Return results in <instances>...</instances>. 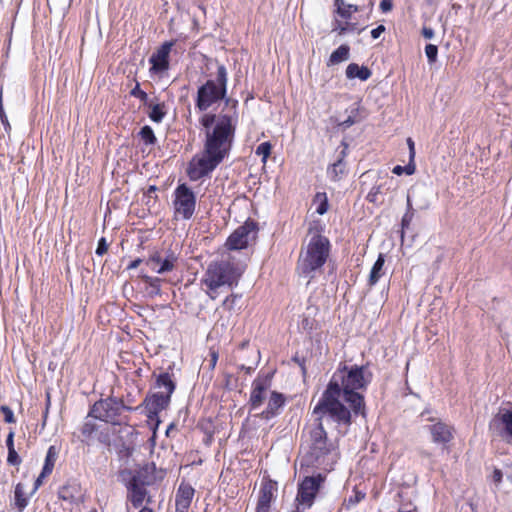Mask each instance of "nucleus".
<instances>
[{
  "mask_svg": "<svg viewBox=\"0 0 512 512\" xmlns=\"http://www.w3.org/2000/svg\"><path fill=\"white\" fill-rule=\"evenodd\" d=\"M216 74L197 89L195 109L203 113L199 123L205 131L203 156L193 159L187 169L192 181H197L211 172L229 155L236 133L238 114L207 113V110L222 100L227 99L228 72L224 64L217 60Z\"/></svg>",
  "mask_w": 512,
  "mask_h": 512,
  "instance_id": "f257e3e1",
  "label": "nucleus"
},
{
  "mask_svg": "<svg viewBox=\"0 0 512 512\" xmlns=\"http://www.w3.org/2000/svg\"><path fill=\"white\" fill-rule=\"evenodd\" d=\"M372 378L367 365L348 366L340 362L316 404V411H326L333 422L349 427L352 415H366L365 398L359 391H365Z\"/></svg>",
  "mask_w": 512,
  "mask_h": 512,
  "instance_id": "f03ea898",
  "label": "nucleus"
},
{
  "mask_svg": "<svg viewBox=\"0 0 512 512\" xmlns=\"http://www.w3.org/2000/svg\"><path fill=\"white\" fill-rule=\"evenodd\" d=\"M242 273L241 268L230 259L211 261L201 278V284L206 286L207 295L214 300L220 287H236Z\"/></svg>",
  "mask_w": 512,
  "mask_h": 512,
  "instance_id": "7ed1b4c3",
  "label": "nucleus"
},
{
  "mask_svg": "<svg viewBox=\"0 0 512 512\" xmlns=\"http://www.w3.org/2000/svg\"><path fill=\"white\" fill-rule=\"evenodd\" d=\"M330 253L329 239L320 234H314L304 253L300 254L297 271L301 277L312 280L317 271H319L326 263Z\"/></svg>",
  "mask_w": 512,
  "mask_h": 512,
  "instance_id": "20e7f679",
  "label": "nucleus"
},
{
  "mask_svg": "<svg viewBox=\"0 0 512 512\" xmlns=\"http://www.w3.org/2000/svg\"><path fill=\"white\" fill-rule=\"evenodd\" d=\"M139 407L126 405L122 398L109 395L94 402L88 411L87 418L103 421L111 425H129L130 416L127 412L137 411Z\"/></svg>",
  "mask_w": 512,
  "mask_h": 512,
  "instance_id": "39448f33",
  "label": "nucleus"
},
{
  "mask_svg": "<svg viewBox=\"0 0 512 512\" xmlns=\"http://www.w3.org/2000/svg\"><path fill=\"white\" fill-rule=\"evenodd\" d=\"M312 414L315 419L312 428L309 430V454L315 461H319L320 458L331 452L333 445L329 442L327 432L323 426L324 417L328 416V412H317L315 406Z\"/></svg>",
  "mask_w": 512,
  "mask_h": 512,
  "instance_id": "423d86ee",
  "label": "nucleus"
},
{
  "mask_svg": "<svg viewBox=\"0 0 512 512\" xmlns=\"http://www.w3.org/2000/svg\"><path fill=\"white\" fill-rule=\"evenodd\" d=\"M173 196L175 217L180 216L183 220L191 219L196 208L194 191L186 183H181L175 188Z\"/></svg>",
  "mask_w": 512,
  "mask_h": 512,
  "instance_id": "0eeeda50",
  "label": "nucleus"
},
{
  "mask_svg": "<svg viewBox=\"0 0 512 512\" xmlns=\"http://www.w3.org/2000/svg\"><path fill=\"white\" fill-rule=\"evenodd\" d=\"M80 441L86 445H92L95 442L104 446H111V431L106 425H101L93 420H88L82 423L79 428Z\"/></svg>",
  "mask_w": 512,
  "mask_h": 512,
  "instance_id": "6e6552de",
  "label": "nucleus"
},
{
  "mask_svg": "<svg viewBox=\"0 0 512 512\" xmlns=\"http://www.w3.org/2000/svg\"><path fill=\"white\" fill-rule=\"evenodd\" d=\"M171 403V396L164 394V392L148 393L143 402L138 406L139 409L144 407L148 421L155 423V429L160 424L159 414L161 411L166 410Z\"/></svg>",
  "mask_w": 512,
  "mask_h": 512,
  "instance_id": "1a4fd4ad",
  "label": "nucleus"
},
{
  "mask_svg": "<svg viewBox=\"0 0 512 512\" xmlns=\"http://www.w3.org/2000/svg\"><path fill=\"white\" fill-rule=\"evenodd\" d=\"M257 232V223L248 219L228 237L226 246L229 250L245 249L250 241L255 240Z\"/></svg>",
  "mask_w": 512,
  "mask_h": 512,
  "instance_id": "9d476101",
  "label": "nucleus"
},
{
  "mask_svg": "<svg viewBox=\"0 0 512 512\" xmlns=\"http://www.w3.org/2000/svg\"><path fill=\"white\" fill-rule=\"evenodd\" d=\"M274 373L258 375L252 382V389L248 401L249 410L259 409L267 398V392L271 387Z\"/></svg>",
  "mask_w": 512,
  "mask_h": 512,
  "instance_id": "9b49d317",
  "label": "nucleus"
},
{
  "mask_svg": "<svg viewBox=\"0 0 512 512\" xmlns=\"http://www.w3.org/2000/svg\"><path fill=\"white\" fill-rule=\"evenodd\" d=\"M490 432L512 444V409L497 413L489 422Z\"/></svg>",
  "mask_w": 512,
  "mask_h": 512,
  "instance_id": "f8f14e48",
  "label": "nucleus"
},
{
  "mask_svg": "<svg viewBox=\"0 0 512 512\" xmlns=\"http://www.w3.org/2000/svg\"><path fill=\"white\" fill-rule=\"evenodd\" d=\"M174 41H166L162 43L157 50L151 55L149 63L151 67L149 72L154 75H162L169 69L170 52L174 46Z\"/></svg>",
  "mask_w": 512,
  "mask_h": 512,
  "instance_id": "ddd939ff",
  "label": "nucleus"
},
{
  "mask_svg": "<svg viewBox=\"0 0 512 512\" xmlns=\"http://www.w3.org/2000/svg\"><path fill=\"white\" fill-rule=\"evenodd\" d=\"M177 262L178 254L174 250L168 249L164 252V255L155 252L147 259L146 265L156 273L164 274L174 270Z\"/></svg>",
  "mask_w": 512,
  "mask_h": 512,
  "instance_id": "4468645a",
  "label": "nucleus"
},
{
  "mask_svg": "<svg viewBox=\"0 0 512 512\" xmlns=\"http://www.w3.org/2000/svg\"><path fill=\"white\" fill-rule=\"evenodd\" d=\"M428 420L433 423L426 425L425 429L430 433L433 443L445 446L452 441L453 428L450 425L435 418H428Z\"/></svg>",
  "mask_w": 512,
  "mask_h": 512,
  "instance_id": "2eb2a0df",
  "label": "nucleus"
},
{
  "mask_svg": "<svg viewBox=\"0 0 512 512\" xmlns=\"http://www.w3.org/2000/svg\"><path fill=\"white\" fill-rule=\"evenodd\" d=\"M322 478L320 475L317 477H306L298 488V493L296 500L301 505H307V507H311L313 500L316 496V493L320 487V483Z\"/></svg>",
  "mask_w": 512,
  "mask_h": 512,
  "instance_id": "dca6fc26",
  "label": "nucleus"
},
{
  "mask_svg": "<svg viewBox=\"0 0 512 512\" xmlns=\"http://www.w3.org/2000/svg\"><path fill=\"white\" fill-rule=\"evenodd\" d=\"M285 402L286 398L284 394L277 391H272L270 393L266 409H264L261 413L256 414V416L263 420L269 421L281 413Z\"/></svg>",
  "mask_w": 512,
  "mask_h": 512,
  "instance_id": "f3484780",
  "label": "nucleus"
},
{
  "mask_svg": "<svg viewBox=\"0 0 512 512\" xmlns=\"http://www.w3.org/2000/svg\"><path fill=\"white\" fill-rule=\"evenodd\" d=\"M58 497L71 506H77L84 502V493L80 484L76 482H68L60 487Z\"/></svg>",
  "mask_w": 512,
  "mask_h": 512,
  "instance_id": "a211bd4d",
  "label": "nucleus"
},
{
  "mask_svg": "<svg viewBox=\"0 0 512 512\" xmlns=\"http://www.w3.org/2000/svg\"><path fill=\"white\" fill-rule=\"evenodd\" d=\"M195 494V489L188 483L182 482L176 492V512H188Z\"/></svg>",
  "mask_w": 512,
  "mask_h": 512,
  "instance_id": "6ab92c4d",
  "label": "nucleus"
},
{
  "mask_svg": "<svg viewBox=\"0 0 512 512\" xmlns=\"http://www.w3.org/2000/svg\"><path fill=\"white\" fill-rule=\"evenodd\" d=\"M126 489L127 500L134 508L141 507L148 494L146 486H140V484L135 483V480H129L126 483Z\"/></svg>",
  "mask_w": 512,
  "mask_h": 512,
  "instance_id": "aec40b11",
  "label": "nucleus"
},
{
  "mask_svg": "<svg viewBox=\"0 0 512 512\" xmlns=\"http://www.w3.org/2000/svg\"><path fill=\"white\" fill-rule=\"evenodd\" d=\"M155 470L154 464H146L136 470L129 480H135L140 486H151L156 481Z\"/></svg>",
  "mask_w": 512,
  "mask_h": 512,
  "instance_id": "412c9836",
  "label": "nucleus"
},
{
  "mask_svg": "<svg viewBox=\"0 0 512 512\" xmlns=\"http://www.w3.org/2000/svg\"><path fill=\"white\" fill-rule=\"evenodd\" d=\"M153 377H155L154 388L163 390L164 394H169L172 397L176 390V381L173 374L169 371H162L159 374L154 372Z\"/></svg>",
  "mask_w": 512,
  "mask_h": 512,
  "instance_id": "4be33fe9",
  "label": "nucleus"
},
{
  "mask_svg": "<svg viewBox=\"0 0 512 512\" xmlns=\"http://www.w3.org/2000/svg\"><path fill=\"white\" fill-rule=\"evenodd\" d=\"M276 483L266 482L260 489V495L257 503L256 512H269L271 500L274 497Z\"/></svg>",
  "mask_w": 512,
  "mask_h": 512,
  "instance_id": "5701e85b",
  "label": "nucleus"
},
{
  "mask_svg": "<svg viewBox=\"0 0 512 512\" xmlns=\"http://www.w3.org/2000/svg\"><path fill=\"white\" fill-rule=\"evenodd\" d=\"M31 496L30 494H26L25 487L22 483H17L14 489V501L11 503V506L18 512H23Z\"/></svg>",
  "mask_w": 512,
  "mask_h": 512,
  "instance_id": "b1692460",
  "label": "nucleus"
},
{
  "mask_svg": "<svg viewBox=\"0 0 512 512\" xmlns=\"http://www.w3.org/2000/svg\"><path fill=\"white\" fill-rule=\"evenodd\" d=\"M372 72L366 66H359L356 63H350L346 68V77L348 79L358 78L361 81H366L371 77Z\"/></svg>",
  "mask_w": 512,
  "mask_h": 512,
  "instance_id": "393cba45",
  "label": "nucleus"
},
{
  "mask_svg": "<svg viewBox=\"0 0 512 512\" xmlns=\"http://www.w3.org/2000/svg\"><path fill=\"white\" fill-rule=\"evenodd\" d=\"M384 263H385L384 255L382 253H380L370 271V275H369V279H368V284L370 287L376 285V283L379 281V279L384 274L383 273Z\"/></svg>",
  "mask_w": 512,
  "mask_h": 512,
  "instance_id": "a878e982",
  "label": "nucleus"
},
{
  "mask_svg": "<svg viewBox=\"0 0 512 512\" xmlns=\"http://www.w3.org/2000/svg\"><path fill=\"white\" fill-rule=\"evenodd\" d=\"M141 278L142 281L147 285L146 290L150 298H154L156 296L161 295L162 279H160L159 277H151L148 275H143Z\"/></svg>",
  "mask_w": 512,
  "mask_h": 512,
  "instance_id": "bb28decb",
  "label": "nucleus"
},
{
  "mask_svg": "<svg viewBox=\"0 0 512 512\" xmlns=\"http://www.w3.org/2000/svg\"><path fill=\"white\" fill-rule=\"evenodd\" d=\"M350 47L347 44L340 45L333 51L328 59L327 65H336L349 59Z\"/></svg>",
  "mask_w": 512,
  "mask_h": 512,
  "instance_id": "cd10ccee",
  "label": "nucleus"
},
{
  "mask_svg": "<svg viewBox=\"0 0 512 512\" xmlns=\"http://www.w3.org/2000/svg\"><path fill=\"white\" fill-rule=\"evenodd\" d=\"M58 458V451L55 446H50L47 450L44 465L42 468L43 476H49L54 469L56 460Z\"/></svg>",
  "mask_w": 512,
  "mask_h": 512,
  "instance_id": "c85d7f7f",
  "label": "nucleus"
},
{
  "mask_svg": "<svg viewBox=\"0 0 512 512\" xmlns=\"http://www.w3.org/2000/svg\"><path fill=\"white\" fill-rule=\"evenodd\" d=\"M330 180L339 181L346 173V162L336 160L327 170Z\"/></svg>",
  "mask_w": 512,
  "mask_h": 512,
  "instance_id": "c756f323",
  "label": "nucleus"
},
{
  "mask_svg": "<svg viewBox=\"0 0 512 512\" xmlns=\"http://www.w3.org/2000/svg\"><path fill=\"white\" fill-rule=\"evenodd\" d=\"M147 106H149L151 109L148 114L149 118L155 123L162 122V120L164 119V117L166 115L165 103H157V104L149 103Z\"/></svg>",
  "mask_w": 512,
  "mask_h": 512,
  "instance_id": "7c9ffc66",
  "label": "nucleus"
},
{
  "mask_svg": "<svg viewBox=\"0 0 512 512\" xmlns=\"http://www.w3.org/2000/svg\"><path fill=\"white\" fill-rule=\"evenodd\" d=\"M414 217V209L412 206L411 196L407 195V208L401 220V233L404 234L405 229H408Z\"/></svg>",
  "mask_w": 512,
  "mask_h": 512,
  "instance_id": "2f4dec72",
  "label": "nucleus"
},
{
  "mask_svg": "<svg viewBox=\"0 0 512 512\" xmlns=\"http://www.w3.org/2000/svg\"><path fill=\"white\" fill-rule=\"evenodd\" d=\"M314 202L318 203L316 212L319 215H324L329 208L327 194L325 192H317L314 197Z\"/></svg>",
  "mask_w": 512,
  "mask_h": 512,
  "instance_id": "473e14b6",
  "label": "nucleus"
},
{
  "mask_svg": "<svg viewBox=\"0 0 512 512\" xmlns=\"http://www.w3.org/2000/svg\"><path fill=\"white\" fill-rule=\"evenodd\" d=\"M139 136L146 145H155L157 142L153 129L148 125L140 129Z\"/></svg>",
  "mask_w": 512,
  "mask_h": 512,
  "instance_id": "72a5a7b5",
  "label": "nucleus"
},
{
  "mask_svg": "<svg viewBox=\"0 0 512 512\" xmlns=\"http://www.w3.org/2000/svg\"><path fill=\"white\" fill-rule=\"evenodd\" d=\"M135 451V447L131 444L122 443L117 449L118 458L120 460L128 461Z\"/></svg>",
  "mask_w": 512,
  "mask_h": 512,
  "instance_id": "f704fd0d",
  "label": "nucleus"
},
{
  "mask_svg": "<svg viewBox=\"0 0 512 512\" xmlns=\"http://www.w3.org/2000/svg\"><path fill=\"white\" fill-rule=\"evenodd\" d=\"M415 170H416V165H415L414 160L409 159V162L407 165H405V166L396 165L393 168L392 172L398 176L402 175L403 173H405L406 175H412L415 173Z\"/></svg>",
  "mask_w": 512,
  "mask_h": 512,
  "instance_id": "c9c22d12",
  "label": "nucleus"
},
{
  "mask_svg": "<svg viewBox=\"0 0 512 512\" xmlns=\"http://www.w3.org/2000/svg\"><path fill=\"white\" fill-rule=\"evenodd\" d=\"M358 114L359 108L353 107L350 111V115L345 120L340 122L338 125L343 127L344 129L351 127L352 125L360 121V119L358 118Z\"/></svg>",
  "mask_w": 512,
  "mask_h": 512,
  "instance_id": "e433bc0d",
  "label": "nucleus"
},
{
  "mask_svg": "<svg viewBox=\"0 0 512 512\" xmlns=\"http://www.w3.org/2000/svg\"><path fill=\"white\" fill-rule=\"evenodd\" d=\"M73 0H47L50 9L54 8L65 13L71 6Z\"/></svg>",
  "mask_w": 512,
  "mask_h": 512,
  "instance_id": "4c0bfd02",
  "label": "nucleus"
},
{
  "mask_svg": "<svg viewBox=\"0 0 512 512\" xmlns=\"http://www.w3.org/2000/svg\"><path fill=\"white\" fill-rule=\"evenodd\" d=\"M272 145L270 142H262L258 145L256 148L255 154L262 157V163L265 164L267 161V158L271 154Z\"/></svg>",
  "mask_w": 512,
  "mask_h": 512,
  "instance_id": "58836bf2",
  "label": "nucleus"
},
{
  "mask_svg": "<svg viewBox=\"0 0 512 512\" xmlns=\"http://www.w3.org/2000/svg\"><path fill=\"white\" fill-rule=\"evenodd\" d=\"M425 54L430 64L435 63L438 55V47L433 44H427L425 46Z\"/></svg>",
  "mask_w": 512,
  "mask_h": 512,
  "instance_id": "ea45409f",
  "label": "nucleus"
},
{
  "mask_svg": "<svg viewBox=\"0 0 512 512\" xmlns=\"http://www.w3.org/2000/svg\"><path fill=\"white\" fill-rule=\"evenodd\" d=\"M130 95L135 97V98H138L140 99V101H142L144 103V105H148V95L145 91H143L141 88H140V84L137 83L135 85V87L130 91Z\"/></svg>",
  "mask_w": 512,
  "mask_h": 512,
  "instance_id": "a19ab883",
  "label": "nucleus"
},
{
  "mask_svg": "<svg viewBox=\"0 0 512 512\" xmlns=\"http://www.w3.org/2000/svg\"><path fill=\"white\" fill-rule=\"evenodd\" d=\"M334 5L336 7V13L344 18V19H350V14L348 12V10H346V5L344 0H335L334 1Z\"/></svg>",
  "mask_w": 512,
  "mask_h": 512,
  "instance_id": "79ce46f5",
  "label": "nucleus"
},
{
  "mask_svg": "<svg viewBox=\"0 0 512 512\" xmlns=\"http://www.w3.org/2000/svg\"><path fill=\"white\" fill-rule=\"evenodd\" d=\"M0 412L3 414L4 421L6 423H15L16 422V419H15V416H14V412H13V410L9 406L1 405L0 406Z\"/></svg>",
  "mask_w": 512,
  "mask_h": 512,
  "instance_id": "37998d69",
  "label": "nucleus"
},
{
  "mask_svg": "<svg viewBox=\"0 0 512 512\" xmlns=\"http://www.w3.org/2000/svg\"><path fill=\"white\" fill-rule=\"evenodd\" d=\"M240 298L241 295L232 293L224 299L222 306L230 311L234 308L237 300H239Z\"/></svg>",
  "mask_w": 512,
  "mask_h": 512,
  "instance_id": "c03bdc74",
  "label": "nucleus"
},
{
  "mask_svg": "<svg viewBox=\"0 0 512 512\" xmlns=\"http://www.w3.org/2000/svg\"><path fill=\"white\" fill-rule=\"evenodd\" d=\"M381 193V185L373 186L368 192L366 199L370 203H378V195Z\"/></svg>",
  "mask_w": 512,
  "mask_h": 512,
  "instance_id": "a18cd8bd",
  "label": "nucleus"
},
{
  "mask_svg": "<svg viewBox=\"0 0 512 512\" xmlns=\"http://www.w3.org/2000/svg\"><path fill=\"white\" fill-rule=\"evenodd\" d=\"M336 24L337 26L334 30H337L339 35H343L347 31H354L356 29L355 23H346L345 25H342L340 22L336 21Z\"/></svg>",
  "mask_w": 512,
  "mask_h": 512,
  "instance_id": "49530a36",
  "label": "nucleus"
},
{
  "mask_svg": "<svg viewBox=\"0 0 512 512\" xmlns=\"http://www.w3.org/2000/svg\"><path fill=\"white\" fill-rule=\"evenodd\" d=\"M7 463L13 466L19 465L21 463V458L15 449L8 450Z\"/></svg>",
  "mask_w": 512,
  "mask_h": 512,
  "instance_id": "de8ad7c7",
  "label": "nucleus"
},
{
  "mask_svg": "<svg viewBox=\"0 0 512 512\" xmlns=\"http://www.w3.org/2000/svg\"><path fill=\"white\" fill-rule=\"evenodd\" d=\"M0 119L2 124L4 125V128L6 131H9L11 129L7 115L4 111L3 104H2V95L0 94Z\"/></svg>",
  "mask_w": 512,
  "mask_h": 512,
  "instance_id": "09e8293b",
  "label": "nucleus"
},
{
  "mask_svg": "<svg viewBox=\"0 0 512 512\" xmlns=\"http://www.w3.org/2000/svg\"><path fill=\"white\" fill-rule=\"evenodd\" d=\"M108 250V243L104 237L100 238L95 253L98 256L104 255Z\"/></svg>",
  "mask_w": 512,
  "mask_h": 512,
  "instance_id": "8fccbe9b",
  "label": "nucleus"
},
{
  "mask_svg": "<svg viewBox=\"0 0 512 512\" xmlns=\"http://www.w3.org/2000/svg\"><path fill=\"white\" fill-rule=\"evenodd\" d=\"M292 360L298 364V366L300 367L301 369V372H302V375L305 376L306 373H307V369H306V365H305V358L304 357H299L297 354L292 358Z\"/></svg>",
  "mask_w": 512,
  "mask_h": 512,
  "instance_id": "3c124183",
  "label": "nucleus"
},
{
  "mask_svg": "<svg viewBox=\"0 0 512 512\" xmlns=\"http://www.w3.org/2000/svg\"><path fill=\"white\" fill-rule=\"evenodd\" d=\"M379 7L383 13H387L392 10L393 3L391 0H382Z\"/></svg>",
  "mask_w": 512,
  "mask_h": 512,
  "instance_id": "603ef678",
  "label": "nucleus"
},
{
  "mask_svg": "<svg viewBox=\"0 0 512 512\" xmlns=\"http://www.w3.org/2000/svg\"><path fill=\"white\" fill-rule=\"evenodd\" d=\"M46 477L47 476H43V471H41V473L39 474V476L36 478V480L34 482V487H33V490L30 492V495H33L38 490V488L43 484V480Z\"/></svg>",
  "mask_w": 512,
  "mask_h": 512,
  "instance_id": "864d4df0",
  "label": "nucleus"
},
{
  "mask_svg": "<svg viewBox=\"0 0 512 512\" xmlns=\"http://www.w3.org/2000/svg\"><path fill=\"white\" fill-rule=\"evenodd\" d=\"M14 436H15L14 431L10 430V432L8 433L7 438H6V446H7L8 450L15 449V447H14Z\"/></svg>",
  "mask_w": 512,
  "mask_h": 512,
  "instance_id": "5fc2aeb1",
  "label": "nucleus"
},
{
  "mask_svg": "<svg viewBox=\"0 0 512 512\" xmlns=\"http://www.w3.org/2000/svg\"><path fill=\"white\" fill-rule=\"evenodd\" d=\"M385 31V26L384 25H379L377 26L376 28L372 29L371 31V37L373 39H377L380 37V35Z\"/></svg>",
  "mask_w": 512,
  "mask_h": 512,
  "instance_id": "6e6d98bb",
  "label": "nucleus"
},
{
  "mask_svg": "<svg viewBox=\"0 0 512 512\" xmlns=\"http://www.w3.org/2000/svg\"><path fill=\"white\" fill-rule=\"evenodd\" d=\"M407 144L409 147V159L414 160L415 159V144L412 138L407 139Z\"/></svg>",
  "mask_w": 512,
  "mask_h": 512,
  "instance_id": "4d7b16f0",
  "label": "nucleus"
},
{
  "mask_svg": "<svg viewBox=\"0 0 512 512\" xmlns=\"http://www.w3.org/2000/svg\"><path fill=\"white\" fill-rule=\"evenodd\" d=\"M503 473L500 469H494L492 474V480L494 483L499 484L502 481Z\"/></svg>",
  "mask_w": 512,
  "mask_h": 512,
  "instance_id": "13d9d810",
  "label": "nucleus"
},
{
  "mask_svg": "<svg viewBox=\"0 0 512 512\" xmlns=\"http://www.w3.org/2000/svg\"><path fill=\"white\" fill-rule=\"evenodd\" d=\"M341 147H342V150L339 152L337 160L344 161L345 157L347 156L348 144L345 141H342Z\"/></svg>",
  "mask_w": 512,
  "mask_h": 512,
  "instance_id": "bf43d9fd",
  "label": "nucleus"
},
{
  "mask_svg": "<svg viewBox=\"0 0 512 512\" xmlns=\"http://www.w3.org/2000/svg\"><path fill=\"white\" fill-rule=\"evenodd\" d=\"M422 35L426 39H431L434 36V30L432 28H429V27H423Z\"/></svg>",
  "mask_w": 512,
  "mask_h": 512,
  "instance_id": "052dcab7",
  "label": "nucleus"
},
{
  "mask_svg": "<svg viewBox=\"0 0 512 512\" xmlns=\"http://www.w3.org/2000/svg\"><path fill=\"white\" fill-rule=\"evenodd\" d=\"M141 262H142V260L140 258H137L130 262V264L127 266V269L128 270L136 269L140 265Z\"/></svg>",
  "mask_w": 512,
  "mask_h": 512,
  "instance_id": "680f3d73",
  "label": "nucleus"
},
{
  "mask_svg": "<svg viewBox=\"0 0 512 512\" xmlns=\"http://www.w3.org/2000/svg\"><path fill=\"white\" fill-rule=\"evenodd\" d=\"M345 8L346 10H348L350 16L352 15V13L359 11V7L355 4H347Z\"/></svg>",
  "mask_w": 512,
  "mask_h": 512,
  "instance_id": "e2e57ef3",
  "label": "nucleus"
},
{
  "mask_svg": "<svg viewBox=\"0 0 512 512\" xmlns=\"http://www.w3.org/2000/svg\"><path fill=\"white\" fill-rule=\"evenodd\" d=\"M418 454L422 458L430 459L432 457V453L427 451V450H425V449H419L418 450Z\"/></svg>",
  "mask_w": 512,
  "mask_h": 512,
  "instance_id": "0e129e2a",
  "label": "nucleus"
},
{
  "mask_svg": "<svg viewBox=\"0 0 512 512\" xmlns=\"http://www.w3.org/2000/svg\"><path fill=\"white\" fill-rule=\"evenodd\" d=\"M239 369L245 371V373H247V374H251L254 371L255 368L242 364V365L239 366Z\"/></svg>",
  "mask_w": 512,
  "mask_h": 512,
  "instance_id": "69168bd1",
  "label": "nucleus"
},
{
  "mask_svg": "<svg viewBox=\"0 0 512 512\" xmlns=\"http://www.w3.org/2000/svg\"><path fill=\"white\" fill-rule=\"evenodd\" d=\"M217 360H218V354L216 352H212L211 353V360H210V363H211V366L214 368L216 363H217Z\"/></svg>",
  "mask_w": 512,
  "mask_h": 512,
  "instance_id": "338daca9",
  "label": "nucleus"
},
{
  "mask_svg": "<svg viewBox=\"0 0 512 512\" xmlns=\"http://www.w3.org/2000/svg\"><path fill=\"white\" fill-rule=\"evenodd\" d=\"M365 497V494H362V493H357L356 496H355V503L361 501L363 498Z\"/></svg>",
  "mask_w": 512,
  "mask_h": 512,
  "instance_id": "774afa93",
  "label": "nucleus"
}]
</instances>
